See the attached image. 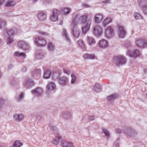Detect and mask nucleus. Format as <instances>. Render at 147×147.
Returning a JSON list of instances; mask_svg holds the SVG:
<instances>
[{
	"instance_id": "nucleus-29",
	"label": "nucleus",
	"mask_w": 147,
	"mask_h": 147,
	"mask_svg": "<svg viewBox=\"0 0 147 147\" xmlns=\"http://www.w3.org/2000/svg\"><path fill=\"white\" fill-rule=\"evenodd\" d=\"M134 17L136 20H141L142 19L143 17L139 14L137 13H135L134 14Z\"/></svg>"
},
{
	"instance_id": "nucleus-31",
	"label": "nucleus",
	"mask_w": 147,
	"mask_h": 147,
	"mask_svg": "<svg viewBox=\"0 0 147 147\" xmlns=\"http://www.w3.org/2000/svg\"><path fill=\"white\" fill-rule=\"evenodd\" d=\"M6 34L9 36H12L14 34V32L12 29L5 30Z\"/></svg>"
},
{
	"instance_id": "nucleus-45",
	"label": "nucleus",
	"mask_w": 147,
	"mask_h": 147,
	"mask_svg": "<svg viewBox=\"0 0 147 147\" xmlns=\"http://www.w3.org/2000/svg\"><path fill=\"white\" fill-rule=\"evenodd\" d=\"M83 5L84 7L85 8L88 7H90V6L89 5L86 4H83Z\"/></svg>"
},
{
	"instance_id": "nucleus-36",
	"label": "nucleus",
	"mask_w": 147,
	"mask_h": 147,
	"mask_svg": "<svg viewBox=\"0 0 147 147\" xmlns=\"http://www.w3.org/2000/svg\"><path fill=\"white\" fill-rule=\"evenodd\" d=\"M84 57L85 59H91L92 58V55L87 54H85L84 55Z\"/></svg>"
},
{
	"instance_id": "nucleus-24",
	"label": "nucleus",
	"mask_w": 147,
	"mask_h": 147,
	"mask_svg": "<svg viewBox=\"0 0 147 147\" xmlns=\"http://www.w3.org/2000/svg\"><path fill=\"white\" fill-rule=\"evenodd\" d=\"M68 81V79L67 78H63L62 80H60V83L62 85H65V84Z\"/></svg>"
},
{
	"instance_id": "nucleus-38",
	"label": "nucleus",
	"mask_w": 147,
	"mask_h": 147,
	"mask_svg": "<svg viewBox=\"0 0 147 147\" xmlns=\"http://www.w3.org/2000/svg\"><path fill=\"white\" fill-rule=\"evenodd\" d=\"M13 41V39L11 38L10 37H9L7 38V44L8 45L12 43Z\"/></svg>"
},
{
	"instance_id": "nucleus-5",
	"label": "nucleus",
	"mask_w": 147,
	"mask_h": 147,
	"mask_svg": "<svg viewBox=\"0 0 147 147\" xmlns=\"http://www.w3.org/2000/svg\"><path fill=\"white\" fill-rule=\"evenodd\" d=\"M102 28L98 26H94L93 28V34L97 37H99L102 34Z\"/></svg>"
},
{
	"instance_id": "nucleus-12",
	"label": "nucleus",
	"mask_w": 147,
	"mask_h": 147,
	"mask_svg": "<svg viewBox=\"0 0 147 147\" xmlns=\"http://www.w3.org/2000/svg\"><path fill=\"white\" fill-rule=\"evenodd\" d=\"M103 16L102 15L100 14H96L94 17V21L97 24L100 23L102 20Z\"/></svg>"
},
{
	"instance_id": "nucleus-51",
	"label": "nucleus",
	"mask_w": 147,
	"mask_h": 147,
	"mask_svg": "<svg viewBox=\"0 0 147 147\" xmlns=\"http://www.w3.org/2000/svg\"><path fill=\"white\" fill-rule=\"evenodd\" d=\"M92 120H93V119H94V116H92Z\"/></svg>"
},
{
	"instance_id": "nucleus-52",
	"label": "nucleus",
	"mask_w": 147,
	"mask_h": 147,
	"mask_svg": "<svg viewBox=\"0 0 147 147\" xmlns=\"http://www.w3.org/2000/svg\"><path fill=\"white\" fill-rule=\"evenodd\" d=\"M33 1L34 2H35L37 0H33Z\"/></svg>"
},
{
	"instance_id": "nucleus-7",
	"label": "nucleus",
	"mask_w": 147,
	"mask_h": 147,
	"mask_svg": "<svg viewBox=\"0 0 147 147\" xmlns=\"http://www.w3.org/2000/svg\"><path fill=\"white\" fill-rule=\"evenodd\" d=\"M76 25V24L74 20H73L71 23V26L73 27L72 31L73 36L76 38L78 37L80 35V32L75 27Z\"/></svg>"
},
{
	"instance_id": "nucleus-44",
	"label": "nucleus",
	"mask_w": 147,
	"mask_h": 147,
	"mask_svg": "<svg viewBox=\"0 0 147 147\" xmlns=\"http://www.w3.org/2000/svg\"><path fill=\"white\" fill-rule=\"evenodd\" d=\"M78 43V44H79V45L80 46H82L80 44V43H81V44H83V42H82V41H81V40H79L78 41V42H77Z\"/></svg>"
},
{
	"instance_id": "nucleus-33",
	"label": "nucleus",
	"mask_w": 147,
	"mask_h": 147,
	"mask_svg": "<svg viewBox=\"0 0 147 147\" xmlns=\"http://www.w3.org/2000/svg\"><path fill=\"white\" fill-rule=\"evenodd\" d=\"M48 48L49 50H53L54 48V46L53 44L50 42L48 43L47 45Z\"/></svg>"
},
{
	"instance_id": "nucleus-47",
	"label": "nucleus",
	"mask_w": 147,
	"mask_h": 147,
	"mask_svg": "<svg viewBox=\"0 0 147 147\" xmlns=\"http://www.w3.org/2000/svg\"><path fill=\"white\" fill-rule=\"evenodd\" d=\"M40 33L42 35H46V34H47V33H45L43 32H40Z\"/></svg>"
},
{
	"instance_id": "nucleus-19",
	"label": "nucleus",
	"mask_w": 147,
	"mask_h": 147,
	"mask_svg": "<svg viewBox=\"0 0 147 147\" xmlns=\"http://www.w3.org/2000/svg\"><path fill=\"white\" fill-rule=\"evenodd\" d=\"M55 87V84L52 82H50L48 84L47 88L49 91H50L54 89Z\"/></svg>"
},
{
	"instance_id": "nucleus-17",
	"label": "nucleus",
	"mask_w": 147,
	"mask_h": 147,
	"mask_svg": "<svg viewBox=\"0 0 147 147\" xmlns=\"http://www.w3.org/2000/svg\"><path fill=\"white\" fill-rule=\"evenodd\" d=\"M37 17L40 20L43 21L46 19V16L45 13L42 12H41L38 13Z\"/></svg>"
},
{
	"instance_id": "nucleus-20",
	"label": "nucleus",
	"mask_w": 147,
	"mask_h": 147,
	"mask_svg": "<svg viewBox=\"0 0 147 147\" xmlns=\"http://www.w3.org/2000/svg\"><path fill=\"white\" fill-rule=\"evenodd\" d=\"M42 89L38 88L32 91V92L33 94L38 93V94H40L42 92Z\"/></svg>"
},
{
	"instance_id": "nucleus-34",
	"label": "nucleus",
	"mask_w": 147,
	"mask_h": 147,
	"mask_svg": "<svg viewBox=\"0 0 147 147\" xmlns=\"http://www.w3.org/2000/svg\"><path fill=\"white\" fill-rule=\"evenodd\" d=\"M102 130V132L104 133L106 136H107V137H109L110 134L107 130L105 128H103Z\"/></svg>"
},
{
	"instance_id": "nucleus-56",
	"label": "nucleus",
	"mask_w": 147,
	"mask_h": 147,
	"mask_svg": "<svg viewBox=\"0 0 147 147\" xmlns=\"http://www.w3.org/2000/svg\"><path fill=\"white\" fill-rule=\"evenodd\" d=\"M1 28V26H0V28Z\"/></svg>"
},
{
	"instance_id": "nucleus-1",
	"label": "nucleus",
	"mask_w": 147,
	"mask_h": 147,
	"mask_svg": "<svg viewBox=\"0 0 147 147\" xmlns=\"http://www.w3.org/2000/svg\"><path fill=\"white\" fill-rule=\"evenodd\" d=\"M126 62V58L122 55L116 56L113 59V62L116 66L125 64Z\"/></svg>"
},
{
	"instance_id": "nucleus-22",
	"label": "nucleus",
	"mask_w": 147,
	"mask_h": 147,
	"mask_svg": "<svg viewBox=\"0 0 147 147\" xmlns=\"http://www.w3.org/2000/svg\"><path fill=\"white\" fill-rule=\"evenodd\" d=\"M61 139V137L58 135L57 136L56 138L54 140L53 142V144L55 145H56L58 144L59 142V140Z\"/></svg>"
},
{
	"instance_id": "nucleus-41",
	"label": "nucleus",
	"mask_w": 147,
	"mask_h": 147,
	"mask_svg": "<svg viewBox=\"0 0 147 147\" xmlns=\"http://www.w3.org/2000/svg\"><path fill=\"white\" fill-rule=\"evenodd\" d=\"M111 1L110 0H107L102 1V3L105 4H107L110 3Z\"/></svg>"
},
{
	"instance_id": "nucleus-54",
	"label": "nucleus",
	"mask_w": 147,
	"mask_h": 147,
	"mask_svg": "<svg viewBox=\"0 0 147 147\" xmlns=\"http://www.w3.org/2000/svg\"><path fill=\"white\" fill-rule=\"evenodd\" d=\"M127 134H129V132H127Z\"/></svg>"
},
{
	"instance_id": "nucleus-40",
	"label": "nucleus",
	"mask_w": 147,
	"mask_h": 147,
	"mask_svg": "<svg viewBox=\"0 0 147 147\" xmlns=\"http://www.w3.org/2000/svg\"><path fill=\"white\" fill-rule=\"evenodd\" d=\"M63 72L64 73L67 74H69L70 73V71L68 70V69H63Z\"/></svg>"
},
{
	"instance_id": "nucleus-35",
	"label": "nucleus",
	"mask_w": 147,
	"mask_h": 147,
	"mask_svg": "<svg viewBox=\"0 0 147 147\" xmlns=\"http://www.w3.org/2000/svg\"><path fill=\"white\" fill-rule=\"evenodd\" d=\"M63 34L65 37L66 39L68 40H69L67 34L65 30L63 29Z\"/></svg>"
},
{
	"instance_id": "nucleus-9",
	"label": "nucleus",
	"mask_w": 147,
	"mask_h": 147,
	"mask_svg": "<svg viewBox=\"0 0 147 147\" xmlns=\"http://www.w3.org/2000/svg\"><path fill=\"white\" fill-rule=\"evenodd\" d=\"M18 47L24 50H27L29 48L28 45L24 41H20L18 44Z\"/></svg>"
},
{
	"instance_id": "nucleus-28",
	"label": "nucleus",
	"mask_w": 147,
	"mask_h": 147,
	"mask_svg": "<svg viewBox=\"0 0 147 147\" xmlns=\"http://www.w3.org/2000/svg\"><path fill=\"white\" fill-rule=\"evenodd\" d=\"M142 10L143 13L146 15L147 14V5L144 4L142 5Z\"/></svg>"
},
{
	"instance_id": "nucleus-14",
	"label": "nucleus",
	"mask_w": 147,
	"mask_h": 147,
	"mask_svg": "<svg viewBox=\"0 0 147 147\" xmlns=\"http://www.w3.org/2000/svg\"><path fill=\"white\" fill-rule=\"evenodd\" d=\"M61 146L62 147H74L72 143L65 141L61 142Z\"/></svg>"
},
{
	"instance_id": "nucleus-3",
	"label": "nucleus",
	"mask_w": 147,
	"mask_h": 147,
	"mask_svg": "<svg viewBox=\"0 0 147 147\" xmlns=\"http://www.w3.org/2000/svg\"><path fill=\"white\" fill-rule=\"evenodd\" d=\"M136 46L140 48H144L147 46V41L144 39L139 38L135 41Z\"/></svg>"
},
{
	"instance_id": "nucleus-39",
	"label": "nucleus",
	"mask_w": 147,
	"mask_h": 147,
	"mask_svg": "<svg viewBox=\"0 0 147 147\" xmlns=\"http://www.w3.org/2000/svg\"><path fill=\"white\" fill-rule=\"evenodd\" d=\"M87 40L88 44L89 45H91L92 44V38H91L88 37Z\"/></svg>"
},
{
	"instance_id": "nucleus-53",
	"label": "nucleus",
	"mask_w": 147,
	"mask_h": 147,
	"mask_svg": "<svg viewBox=\"0 0 147 147\" xmlns=\"http://www.w3.org/2000/svg\"><path fill=\"white\" fill-rule=\"evenodd\" d=\"M147 70V69H145L144 70V71H146Z\"/></svg>"
},
{
	"instance_id": "nucleus-2",
	"label": "nucleus",
	"mask_w": 147,
	"mask_h": 147,
	"mask_svg": "<svg viewBox=\"0 0 147 147\" xmlns=\"http://www.w3.org/2000/svg\"><path fill=\"white\" fill-rule=\"evenodd\" d=\"M87 18V16L85 15L81 17L80 18V20H81L82 22L85 23L82 28V32L84 34L86 33L89 30L90 28L89 25L87 23H86Z\"/></svg>"
},
{
	"instance_id": "nucleus-8",
	"label": "nucleus",
	"mask_w": 147,
	"mask_h": 147,
	"mask_svg": "<svg viewBox=\"0 0 147 147\" xmlns=\"http://www.w3.org/2000/svg\"><path fill=\"white\" fill-rule=\"evenodd\" d=\"M59 11L56 9H54L53 10V13L50 17V19L52 21L55 22L58 19L57 15L59 14Z\"/></svg>"
},
{
	"instance_id": "nucleus-26",
	"label": "nucleus",
	"mask_w": 147,
	"mask_h": 147,
	"mask_svg": "<svg viewBox=\"0 0 147 147\" xmlns=\"http://www.w3.org/2000/svg\"><path fill=\"white\" fill-rule=\"evenodd\" d=\"M14 55L16 56L21 57L22 56L24 57H25L26 55L24 53H19L18 52H16L14 53Z\"/></svg>"
},
{
	"instance_id": "nucleus-30",
	"label": "nucleus",
	"mask_w": 147,
	"mask_h": 147,
	"mask_svg": "<svg viewBox=\"0 0 147 147\" xmlns=\"http://www.w3.org/2000/svg\"><path fill=\"white\" fill-rule=\"evenodd\" d=\"M63 14L64 15H66L69 13L71 11V9L70 8L67 7H65L64 9L63 10Z\"/></svg>"
},
{
	"instance_id": "nucleus-15",
	"label": "nucleus",
	"mask_w": 147,
	"mask_h": 147,
	"mask_svg": "<svg viewBox=\"0 0 147 147\" xmlns=\"http://www.w3.org/2000/svg\"><path fill=\"white\" fill-rule=\"evenodd\" d=\"M119 95L117 94H114L107 97V99L108 101H111L118 98Z\"/></svg>"
},
{
	"instance_id": "nucleus-48",
	"label": "nucleus",
	"mask_w": 147,
	"mask_h": 147,
	"mask_svg": "<svg viewBox=\"0 0 147 147\" xmlns=\"http://www.w3.org/2000/svg\"><path fill=\"white\" fill-rule=\"evenodd\" d=\"M96 43V41L94 40V38H92V44H94Z\"/></svg>"
},
{
	"instance_id": "nucleus-4",
	"label": "nucleus",
	"mask_w": 147,
	"mask_h": 147,
	"mask_svg": "<svg viewBox=\"0 0 147 147\" xmlns=\"http://www.w3.org/2000/svg\"><path fill=\"white\" fill-rule=\"evenodd\" d=\"M35 42L38 46L44 47L46 45L47 42L42 37L38 36L35 38Z\"/></svg>"
},
{
	"instance_id": "nucleus-37",
	"label": "nucleus",
	"mask_w": 147,
	"mask_h": 147,
	"mask_svg": "<svg viewBox=\"0 0 147 147\" xmlns=\"http://www.w3.org/2000/svg\"><path fill=\"white\" fill-rule=\"evenodd\" d=\"M71 84H73L75 82L76 80V77L74 74L71 75Z\"/></svg>"
},
{
	"instance_id": "nucleus-23",
	"label": "nucleus",
	"mask_w": 147,
	"mask_h": 147,
	"mask_svg": "<svg viewBox=\"0 0 147 147\" xmlns=\"http://www.w3.org/2000/svg\"><path fill=\"white\" fill-rule=\"evenodd\" d=\"M51 74V72L50 71L47 70L45 71L44 75V77L46 79H47L50 77Z\"/></svg>"
},
{
	"instance_id": "nucleus-32",
	"label": "nucleus",
	"mask_w": 147,
	"mask_h": 147,
	"mask_svg": "<svg viewBox=\"0 0 147 147\" xmlns=\"http://www.w3.org/2000/svg\"><path fill=\"white\" fill-rule=\"evenodd\" d=\"M127 130V131H129L132 136L136 135L137 134L136 132L131 129L130 128H129Z\"/></svg>"
},
{
	"instance_id": "nucleus-16",
	"label": "nucleus",
	"mask_w": 147,
	"mask_h": 147,
	"mask_svg": "<svg viewBox=\"0 0 147 147\" xmlns=\"http://www.w3.org/2000/svg\"><path fill=\"white\" fill-rule=\"evenodd\" d=\"M112 19L110 18H107L102 22V25L104 27H106L111 22Z\"/></svg>"
},
{
	"instance_id": "nucleus-43",
	"label": "nucleus",
	"mask_w": 147,
	"mask_h": 147,
	"mask_svg": "<svg viewBox=\"0 0 147 147\" xmlns=\"http://www.w3.org/2000/svg\"><path fill=\"white\" fill-rule=\"evenodd\" d=\"M23 93H21L19 96V98L20 99H21L23 98Z\"/></svg>"
},
{
	"instance_id": "nucleus-27",
	"label": "nucleus",
	"mask_w": 147,
	"mask_h": 147,
	"mask_svg": "<svg viewBox=\"0 0 147 147\" xmlns=\"http://www.w3.org/2000/svg\"><path fill=\"white\" fill-rule=\"evenodd\" d=\"M15 4V3L13 1L9 0L6 3L5 5L6 6H10L14 5Z\"/></svg>"
},
{
	"instance_id": "nucleus-11",
	"label": "nucleus",
	"mask_w": 147,
	"mask_h": 147,
	"mask_svg": "<svg viewBox=\"0 0 147 147\" xmlns=\"http://www.w3.org/2000/svg\"><path fill=\"white\" fill-rule=\"evenodd\" d=\"M118 34L119 37L121 38L124 37L126 34V32L124 27L120 26H118Z\"/></svg>"
},
{
	"instance_id": "nucleus-13",
	"label": "nucleus",
	"mask_w": 147,
	"mask_h": 147,
	"mask_svg": "<svg viewBox=\"0 0 147 147\" xmlns=\"http://www.w3.org/2000/svg\"><path fill=\"white\" fill-rule=\"evenodd\" d=\"M99 45L100 47L102 48H105L108 47L107 41L106 40L103 38L99 41Z\"/></svg>"
},
{
	"instance_id": "nucleus-49",
	"label": "nucleus",
	"mask_w": 147,
	"mask_h": 147,
	"mask_svg": "<svg viewBox=\"0 0 147 147\" xmlns=\"http://www.w3.org/2000/svg\"><path fill=\"white\" fill-rule=\"evenodd\" d=\"M96 59V58L95 57L94 55L92 54V59Z\"/></svg>"
},
{
	"instance_id": "nucleus-21",
	"label": "nucleus",
	"mask_w": 147,
	"mask_h": 147,
	"mask_svg": "<svg viewBox=\"0 0 147 147\" xmlns=\"http://www.w3.org/2000/svg\"><path fill=\"white\" fill-rule=\"evenodd\" d=\"M23 144L20 141L17 140L13 144L12 147H20Z\"/></svg>"
},
{
	"instance_id": "nucleus-10",
	"label": "nucleus",
	"mask_w": 147,
	"mask_h": 147,
	"mask_svg": "<svg viewBox=\"0 0 147 147\" xmlns=\"http://www.w3.org/2000/svg\"><path fill=\"white\" fill-rule=\"evenodd\" d=\"M127 53L130 57H132L134 58L139 56L140 54V52L138 49L134 50L133 52L128 51L127 52Z\"/></svg>"
},
{
	"instance_id": "nucleus-25",
	"label": "nucleus",
	"mask_w": 147,
	"mask_h": 147,
	"mask_svg": "<svg viewBox=\"0 0 147 147\" xmlns=\"http://www.w3.org/2000/svg\"><path fill=\"white\" fill-rule=\"evenodd\" d=\"M14 117L17 120L20 121L22 120L24 118V116L22 114L17 115L16 114L14 115Z\"/></svg>"
},
{
	"instance_id": "nucleus-18",
	"label": "nucleus",
	"mask_w": 147,
	"mask_h": 147,
	"mask_svg": "<svg viewBox=\"0 0 147 147\" xmlns=\"http://www.w3.org/2000/svg\"><path fill=\"white\" fill-rule=\"evenodd\" d=\"M93 90L96 92H100L101 90V86L98 84H96L94 86Z\"/></svg>"
},
{
	"instance_id": "nucleus-46",
	"label": "nucleus",
	"mask_w": 147,
	"mask_h": 147,
	"mask_svg": "<svg viewBox=\"0 0 147 147\" xmlns=\"http://www.w3.org/2000/svg\"><path fill=\"white\" fill-rule=\"evenodd\" d=\"M5 1V0H0V5L2 4Z\"/></svg>"
},
{
	"instance_id": "nucleus-50",
	"label": "nucleus",
	"mask_w": 147,
	"mask_h": 147,
	"mask_svg": "<svg viewBox=\"0 0 147 147\" xmlns=\"http://www.w3.org/2000/svg\"><path fill=\"white\" fill-rule=\"evenodd\" d=\"M40 56V55H39V56H37V55H36V57L37 58V59H40L41 58H39V57Z\"/></svg>"
},
{
	"instance_id": "nucleus-55",
	"label": "nucleus",
	"mask_w": 147,
	"mask_h": 147,
	"mask_svg": "<svg viewBox=\"0 0 147 147\" xmlns=\"http://www.w3.org/2000/svg\"><path fill=\"white\" fill-rule=\"evenodd\" d=\"M146 97L147 98V94H146Z\"/></svg>"
},
{
	"instance_id": "nucleus-42",
	"label": "nucleus",
	"mask_w": 147,
	"mask_h": 147,
	"mask_svg": "<svg viewBox=\"0 0 147 147\" xmlns=\"http://www.w3.org/2000/svg\"><path fill=\"white\" fill-rule=\"evenodd\" d=\"M115 131L116 133L120 134L121 133V130L119 129H115Z\"/></svg>"
},
{
	"instance_id": "nucleus-6",
	"label": "nucleus",
	"mask_w": 147,
	"mask_h": 147,
	"mask_svg": "<svg viewBox=\"0 0 147 147\" xmlns=\"http://www.w3.org/2000/svg\"><path fill=\"white\" fill-rule=\"evenodd\" d=\"M114 33L113 29L111 26H109L105 31V36L108 38H110L113 37Z\"/></svg>"
}]
</instances>
